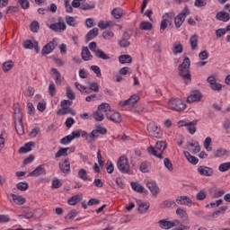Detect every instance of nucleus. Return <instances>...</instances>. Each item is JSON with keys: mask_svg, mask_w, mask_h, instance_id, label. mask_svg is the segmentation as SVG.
Segmentation results:
<instances>
[{"mask_svg": "<svg viewBox=\"0 0 230 230\" xmlns=\"http://www.w3.org/2000/svg\"><path fill=\"white\" fill-rule=\"evenodd\" d=\"M168 148V145L164 141H158L155 144V146H148L147 152L151 155H154V157H157V159H164V156L163 155L164 154V150Z\"/></svg>", "mask_w": 230, "mask_h": 230, "instance_id": "1", "label": "nucleus"}, {"mask_svg": "<svg viewBox=\"0 0 230 230\" xmlns=\"http://www.w3.org/2000/svg\"><path fill=\"white\" fill-rule=\"evenodd\" d=\"M190 66L191 62L190 61V58H185L182 63L178 66L179 75L187 84L188 82H191V74L190 72Z\"/></svg>", "mask_w": 230, "mask_h": 230, "instance_id": "2", "label": "nucleus"}, {"mask_svg": "<svg viewBox=\"0 0 230 230\" xmlns=\"http://www.w3.org/2000/svg\"><path fill=\"white\" fill-rule=\"evenodd\" d=\"M168 109L171 111H176V112H182L186 111V103L184 101L179 98L171 99L167 104Z\"/></svg>", "mask_w": 230, "mask_h": 230, "instance_id": "3", "label": "nucleus"}, {"mask_svg": "<svg viewBox=\"0 0 230 230\" xmlns=\"http://www.w3.org/2000/svg\"><path fill=\"white\" fill-rule=\"evenodd\" d=\"M88 48L93 53H94L97 58H101V60H111V57L105 54L103 50L97 49L98 45L95 41L90 42Z\"/></svg>", "mask_w": 230, "mask_h": 230, "instance_id": "4", "label": "nucleus"}, {"mask_svg": "<svg viewBox=\"0 0 230 230\" xmlns=\"http://www.w3.org/2000/svg\"><path fill=\"white\" fill-rule=\"evenodd\" d=\"M117 168L120 173H128L130 172V164H128V158L122 155L117 161Z\"/></svg>", "mask_w": 230, "mask_h": 230, "instance_id": "5", "label": "nucleus"}, {"mask_svg": "<svg viewBox=\"0 0 230 230\" xmlns=\"http://www.w3.org/2000/svg\"><path fill=\"white\" fill-rule=\"evenodd\" d=\"M190 15V9L185 7L182 9L181 13H180L177 16L174 17V24L177 28H181L182 26V22L186 21V17Z\"/></svg>", "mask_w": 230, "mask_h": 230, "instance_id": "6", "label": "nucleus"}, {"mask_svg": "<svg viewBox=\"0 0 230 230\" xmlns=\"http://www.w3.org/2000/svg\"><path fill=\"white\" fill-rule=\"evenodd\" d=\"M181 225V221L175 219L173 221H168L166 219H161L158 221V226L161 229H172V227H177Z\"/></svg>", "mask_w": 230, "mask_h": 230, "instance_id": "7", "label": "nucleus"}, {"mask_svg": "<svg viewBox=\"0 0 230 230\" xmlns=\"http://www.w3.org/2000/svg\"><path fill=\"white\" fill-rule=\"evenodd\" d=\"M147 132H149L150 136L152 137L160 138L161 136H163V133L161 132V128L155 125V122H151L147 125Z\"/></svg>", "mask_w": 230, "mask_h": 230, "instance_id": "8", "label": "nucleus"}, {"mask_svg": "<svg viewBox=\"0 0 230 230\" xmlns=\"http://www.w3.org/2000/svg\"><path fill=\"white\" fill-rule=\"evenodd\" d=\"M59 170L62 173L69 175L71 173V164H69V158L64 160V162H59Z\"/></svg>", "mask_w": 230, "mask_h": 230, "instance_id": "9", "label": "nucleus"}, {"mask_svg": "<svg viewBox=\"0 0 230 230\" xmlns=\"http://www.w3.org/2000/svg\"><path fill=\"white\" fill-rule=\"evenodd\" d=\"M107 119L113 121V123H121V115L119 112L112 111L111 110L106 113Z\"/></svg>", "mask_w": 230, "mask_h": 230, "instance_id": "10", "label": "nucleus"}, {"mask_svg": "<svg viewBox=\"0 0 230 230\" xmlns=\"http://www.w3.org/2000/svg\"><path fill=\"white\" fill-rule=\"evenodd\" d=\"M176 204H179V206H188L190 208L193 204V201L188 196H179L176 199Z\"/></svg>", "mask_w": 230, "mask_h": 230, "instance_id": "11", "label": "nucleus"}, {"mask_svg": "<svg viewBox=\"0 0 230 230\" xmlns=\"http://www.w3.org/2000/svg\"><path fill=\"white\" fill-rule=\"evenodd\" d=\"M198 172L199 173V175H203L204 177H211L214 172L211 167L200 165L198 167Z\"/></svg>", "mask_w": 230, "mask_h": 230, "instance_id": "12", "label": "nucleus"}, {"mask_svg": "<svg viewBox=\"0 0 230 230\" xmlns=\"http://www.w3.org/2000/svg\"><path fill=\"white\" fill-rule=\"evenodd\" d=\"M31 177H40V175H46V168L44 164H40L36 167L32 172L29 173Z\"/></svg>", "mask_w": 230, "mask_h": 230, "instance_id": "13", "label": "nucleus"}, {"mask_svg": "<svg viewBox=\"0 0 230 230\" xmlns=\"http://www.w3.org/2000/svg\"><path fill=\"white\" fill-rule=\"evenodd\" d=\"M55 48H57V42L55 40H52L49 42L47 45H45L41 50V55H49Z\"/></svg>", "mask_w": 230, "mask_h": 230, "instance_id": "14", "label": "nucleus"}, {"mask_svg": "<svg viewBox=\"0 0 230 230\" xmlns=\"http://www.w3.org/2000/svg\"><path fill=\"white\" fill-rule=\"evenodd\" d=\"M200 100H202V93L199 91L192 92V93L187 97L188 103L200 102Z\"/></svg>", "mask_w": 230, "mask_h": 230, "instance_id": "15", "label": "nucleus"}, {"mask_svg": "<svg viewBox=\"0 0 230 230\" xmlns=\"http://www.w3.org/2000/svg\"><path fill=\"white\" fill-rule=\"evenodd\" d=\"M66 23L62 22H55V23H51L49 25V29L52 30V31H66Z\"/></svg>", "mask_w": 230, "mask_h": 230, "instance_id": "16", "label": "nucleus"}, {"mask_svg": "<svg viewBox=\"0 0 230 230\" xmlns=\"http://www.w3.org/2000/svg\"><path fill=\"white\" fill-rule=\"evenodd\" d=\"M81 58L84 62H89V60H93V54H91V50H89V48L87 47L82 48Z\"/></svg>", "mask_w": 230, "mask_h": 230, "instance_id": "17", "label": "nucleus"}, {"mask_svg": "<svg viewBox=\"0 0 230 230\" xmlns=\"http://www.w3.org/2000/svg\"><path fill=\"white\" fill-rule=\"evenodd\" d=\"M208 193L212 197V199H219V197H222V195L226 194V190H218L217 187H212L208 190Z\"/></svg>", "mask_w": 230, "mask_h": 230, "instance_id": "18", "label": "nucleus"}, {"mask_svg": "<svg viewBox=\"0 0 230 230\" xmlns=\"http://www.w3.org/2000/svg\"><path fill=\"white\" fill-rule=\"evenodd\" d=\"M146 187L148 188V190H150L154 197H157V195H159V186H157V183L155 181H148L146 183Z\"/></svg>", "mask_w": 230, "mask_h": 230, "instance_id": "19", "label": "nucleus"}, {"mask_svg": "<svg viewBox=\"0 0 230 230\" xmlns=\"http://www.w3.org/2000/svg\"><path fill=\"white\" fill-rule=\"evenodd\" d=\"M14 127L19 136L24 134V126L22 125V119H21V117H18V119L14 120Z\"/></svg>", "mask_w": 230, "mask_h": 230, "instance_id": "20", "label": "nucleus"}, {"mask_svg": "<svg viewBox=\"0 0 230 230\" xmlns=\"http://www.w3.org/2000/svg\"><path fill=\"white\" fill-rule=\"evenodd\" d=\"M137 204L138 206V212L143 215L148 211L150 208V203L148 202H142L141 200H137Z\"/></svg>", "mask_w": 230, "mask_h": 230, "instance_id": "21", "label": "nucleus"}, {"mask_svg": "<svg viewBox=\"0 0 230 230\" xmlns=\"http://www.w3.org/2000/svg\"><path fill=\"white\" fill-rule=\"evenodd\" d=\"M176 215L184 223L190 221V217H188V213L184 209H182L181 208L176 209Z\"/></svg>", "mask_w": 230, "mask_h": 230, "instance_id": "22", "label": "nucleus"}, {"mask_svg": "<svg viewBox=\"0 0 230 230\" xmlns=\"http://www.w3.org/2000/svg\"><path fill=\"white\" fill-rule=\"evenodd\" d=\"M217 21H221L222 22H227L230 19L229 13L220 11L216 14Z\"/></svg>", "mask_w": 230, "mask_h": 230, "instance_id": "23", "label": "nucleus"}, {"mask_svg": "<svg viewBox=\"0 0 230 230\" xmlns=\"http://www.w3.org/2000/svg\"><path fill=\"white\" fill-rule=\"evenodd\" d=\"M66 114H71L72 116L76 115V111L72 108H61L57 111L58 116H66Z\"/></svg>", "mask_w": 230, "mask_h": 230, "instance_id": "24", "label": "nucleus"}, {"mask_svg": "<svg viewBox=\"0 0 230 230\" xmlns=\"http://www.w3.org/2000/svg\"><path fill=\"white\" fill-rule=\"evenodd\" d=\"M100 31V29L93 28L85 36V42H89L93 40V39H96V36L98 35Z\"/></svg>", "mask_w": 230, "mask_h": 230, "instance_id": "25", "label": "nucleus"}, {"mask_svg": "<svg viewBox=\"0 0 230 230\" xmlns=\"http://www.w3.org/2000/svg\"><path fill=\"white\" fill-rule=\"evenodd\" d=\"M184 51V48L182 47V43L181 41H176L173 43L172 46V52L173 55H181Z\"/></svg>", "mask_w": 230, "mask_h": 230, "instance_id": "26", "label": "nucleus"}, {"mask_svg": "<svg viewBox=\"0 0 230 230\" xmlns=\"http://www.w3.org/2000/svg\"><path fill=\"white\" fill-rule=\"evenodd\" d=\"M190 44L192 51L197 50V48H199V36L197 34H193L190 38Z\"/></svg>", "mask_w": 230, "mask_h": 230, "instance_id": "27", "label": "nucleus"}, {"mask_svg": "<svg viewBox=\"0 0 230 230\" xmlns=\"http://www.w3.org/2000/svg\"><path fill=\"white\" fill-rule=\"evenodd\" d=\"M11 197L13 202H15V204H17L18 206H22V204H26V199L23 198L22 196L12 193Z\"/></svg>", "mask_w": 230, "mask_h": 230, "instance_id": "28", "label": "nucleus"}, {"mask_svg": "<svg viewBox=\"0 0 230 230\" xmlns=\"http://www.w3.org/2000/svg\"><path fill=\"white\" fill-rule=\"evenodd\" d=\"M31 146H35V142L26 143L24 146L19 149V154H28V152H31Z\"/></svg>", "mask_w": 230, "mask_h": 230, "instance_id": "29", "label": "nucleus"}, {"mask_svg": "<svg viewBox=\"0 0 230 230\" xmlns=\"http://www.w3.org/2000/svg\"><path fill=\"white\" fill-rule=\"evenodd\" d=\"M187 148L189 150L190 148H193L192 154H199L200 152V144H199V142H195V143L188 142Z\"/></svg>", "mask_w": 230, "mask_h": 230, "instance_id": "30", "label": "nucleus"}, {"mask_svg": "<svg viewBox=\"0 0 230 230\" xmlns=\"http://www.w3.org/2000/svg\"><path fill=\"white\" fill-rule=\"evenodd\" d=\"M69 147H61L55 155V158L58 159V157H67Z\"/></svg>", "mask_w": 230, "mask_h": 230, "instance_id": "31", "label": "nucleus"}, {"mask_svg": "<svg viewBox=\"0 0 230 230\" xmlns=\"http://www.w3.org/2000/svg\"><path fill=\"white\" fill-rule=\"evenodd\" d=\"M161 208H169L171 209H174V208H177V203L174 200H164L161 203Z\"/></svg>", "mask_w": 230, "mask_h": 230, "instance_id": "32", "label": "nucleus"}, {"mask_svg": "<svg viewBox=\"0 0 230 230\" xmlns=\"http://www.w3.org/2000/svg\"><path fill=\"white\" fill-rule=\"evenodd\" d=\"M97 111L99 112H111V104L107 103V102H102V104H100L97 108Z\"/></svg>", "mask_w": 230, "mask_h": 230, "instance_id": "33", "label": "nucleus"}, {"mask_svg": "<svg viewBox=\"0 0 230 230\" xmlns=\"http://www.w3.org/2000/svg\"><path fill=\"white\" fill-rule=\"evenodd\" d=\"M183 154H184L186 159L189 161V163H190V164H199V158H197L196 156L190 155V152L184 151Z\"/></svg>", "mask_w": 230, "mask_h": 230, "instance_id": "34", "label": "nucleus"}, {"mask_svg": "<svg viewBox=\"0 0 230 230\" xmlns=\"http://www.w3.org/2000/svg\"><path fill=\"white\" fill-rule=\"evenodd\" d=\"M98 134L99 133H97V131L94 129L89 135L87 134L85 137L87 143H93V141H96V139H98L100 137Z\"/></svg>", "mask_w": 230, "mask_h": 230, "instance_id": "35", "label": "nucleus"}, {"mask_svg": "<svg viewBox=\"0 0 230 230\" xmlns=\"http://www.w3.org/2000/svg\"><path fill=\"white\" fill-rule=\"evenodd\" d=\"M13 114H14V120L19 119H22V113H21V106L19 105V103H16L13 105Z\"/></svg>", "mask_w": 230, "mask_h": 230, "instance_id": "36", "label": "nucleus"}, {"mask_svg": "<svg viewBox=\"0 0 230 230\" xmlns=\"http://www.w3.org/2000/svg\"><path fill=\"white\" fill-rule=\"evenodd\" d=\"M70 136L72 139H78L80 136H82V137H85L87 136V133L85 131H83L82 129H78V130L73 131Z\"/></svg>", "mask_w": 230, "mask_h": 230, "instance_id": "37", "label": "nucleus"}, {"mask_svg": "<svg viewBox=\"0 0 230 230\" xmlns=\"http://www.w3.org/2000/svg\"><path fill=\"white\" fill-rule=\"evenodd\" d=\"M197 120H193L190 121L187 124V130L189 131V133H190L191 135L195 134V132H197Z\"/></svg>", "mask_w": 230, "mask_h": 230, "instance_id": "38", "label": "nucleus"}, {"mask_svg": "<svg viewBox=\"0 0 230 230\" xmlns=\"http://www.w3.org/2000/svg\"><path fill=\"white\" fill-rule=\"evenodd\" d=\"M111 15L114 17V19H121V17L124 15L123 9L114 8L111 11Z\"/></svg>", "mask_w": 230, "mask_h": 230, "instance_id": "39", "label": "nucleus"}, {"mask_svg": "<svg viewBox=\"0 0 230 230\" xmlns=\"http://www.w3.org/2000/svg\"><path fill=\"white\" fill-rule=\"evenodd\" d=\"M120 64H132V57L130 55H121L119 57Z\"/></svg>", "mask_w": 230, "mask_h": 230, "instance_id": "40", "label": "nucleus"}, {"mask_svg": "<svg viewBox=\"0 0 230 230\" xmlns=\"http://www.w3.org/2000/svg\"><path fill=\"white\" fill-rule=\"evenodd\" d=\"M80 200H82V197L79 194H77V195L72 196L68 199V204L69 206H76V204H78Z\"/></svg>", "mask_w": 230, "mask_h": 230, "instance_id": "41", "label": "nucleus"}, {"mask_svg": "<svg viewBox=\"0 0 230 230\" xmlns=\"http://www.w3.org/2000/svg\"><path fill=\"white\" fill-rule=\"evenodd\" d=\"M131 188L134 191H137V193H143L145 190V187H143V185L134 181L131 182Z\"/></svg>", "mask_w": 230, "mask_h": 230, "instance_id": "42", "label": "nucleus"}, {"mask_svg": "<svg viewBox=\"0 0 230 230\" xmlns=\"http://www.w3.org/2000/svg\"><path fill=\"white\" fill-rule=\"evenodd\" d=\"M66 94L68 100H76V93L73 92V89H71V86H67L66 88Z\"/></svg>", "mask_w": 230, "mask_h": 230, "instance_id": "43", "label": "nucleus"}, {"mask_svg": "<svg viewBox=\"0 0 230 230\" xmlns=\"http://www.w3.org/2000/svg\"><path fill=\"white\" fill-rule=\"evenodd\" d=\"M211 143H213V140L210 137H208L204 141V148L207 150V152H212L213 147H211Z\"/></svg>", "mask_w": 230, "mask_h": 230, "instance_id": "44", "label": "nucleus"}, {"mask_svg": "<svg viewBox=\"0 0 230 230\" xmlns=\"http://www.w3.org/2000/svg\"><path fill=\"white\" fill-rule=\"evenodd\" d=\"M40 29V24L37 21H33L30 25V30L32 33H38Z\"/></svg>", "mask_w": 230, "mask_h": 230, "instance_id": "45", "label": "nucleus"}, {"mask_svg": "<svg viewBox=\"0 0 230 230\" xmlns=\"http://www.w3.org/2000/svg\"><path fill=\"white\" fill-rule=\"evenodd\" d=\"M229 154V151L226 149L219 148L216 151H214L215 157H224V155H227Z\"/></svg>", "mask_w": 230, "mask_h": 230, "instance_id": "46", "label": "nucleus"}, {"mask_svg": "<svg viewBox=\"0 0 230 230\" xmlns=\"http://www.w3.org/2000/svg\"><path fill=\"white\" fill-rule=\"evenodd\" d=\"M139 28H140V30H144L145 31H150V30H152V28H154V26L152 25V23H150L148 22H142L140 23Z\"/></svg>", "mask_w": 230, "mask_h": 230, "instance_id": "47", "label": "nucleus"}, {"mask_svg": "<svg viewBox=\"0 0 230 230\" xmlns=\"http://www.w3.org/2000/svg\"><path fill=\"white\" fill-rule=\"evenodd\" d=\"M16 188L20 191H26V190H28V188H30V185L26 181H20L17 183Z\"/></svg>", "mask_w": 230, "mask_h": 230, "instance_id": "48", "label": "nucleus"}, {"mask_svg": "<svg viewBox=\"0 0 230 230\" xmlns=\"http://www.w3.org/2000/svg\"><path fill=\"white\" fill-rule=\"evenodd\" d=\"M168 22H170V20L165 19L164 17L162 19L160 23V33H164V30L168 28Z\"/></svg>", "mask_w": 230, "mask_h": 230, "instance_id": "49", "label": "nucleus"}, {"mask_svg": "<svg viewBox=\"0 0 230 230\" xmlns=\"http://www.w3.org/2000/svg\"><path fill=\"white\" fill-rule=\"evenodd\" d=\"M93 119H95V121H103V119H105L103 113H102V111H99L93 113Z\"/></svg>", "mask_w": 230, "mask_h": 230, "instance_id": "50", "label": "nucleus"}, {"mask_svg": "<svg viewBox=\"0 0 230 230\" xmlns=\"http://www.w3.org/2000/svg\"><path fill=\"white\" fill-rule=\"evenodd\" d=\"M12 67H13V61L12 60L6 61L3 64V71L4 73H8Z\"/></svg>", "mask_w": 230, "mask_h": 230, "instance_id": "51", "label": "nucleus"}, {"mask_svg": "<svg viewBox=\"0 0 230 230\" xmlns=\"http://www.w3.org/2000/svg\"><path fill=\"white\" fill-rule=\"evenodd\" d=\"M88 87L90 91L93 93H98L100 91V84L96 82L88 83Z\"/></svg>", "mask_w": 230, "mask_h": 230, "instance_id": "52", "label": "nucleus"}, {"mask_svg": "<svg viewBox=\"0 0 230 230\" xmlns=\"http://www.w3.org/2000/svg\"><path fill=\"white\" fill-rule=\"evenodd\" d=\"M77 175L79 179H82V181H87L89 179V176L87 175V171H85V169H80L77 172Z\"/></svg>", "mask_w": 230, "mask_h": 230, "instance_id": "53", "label": "nucleus"}, {"mask_svg": "<svg viewBox=\"0 0 230 230\" xmlns=\"http://www.w3.org/2000/svg\"><path fill=\"white\" fill-rule=\"evenodd\" d=\"M33 212L32 211H23V214L18 215V218H26L27 220H30V218H33Z\"/></svg>", "mask_w": 230, "mask_h": 230, "instance_id": "54", "label": "nucleus"}, {"mask_svg": "<svg viewBox=\"0 0 230 230\" xmlns=\"http://www.w3.org/2000/svg\"><path fill=\"white\" fill-rule=\"evenodd\" d=\"M218 170L222 172H229L230 162L223 163L218 166Z\"/></svg>", "mask_w": 230, "mask_h": 230, "instance_id": "55", "label": "nucleus"}, {"mask_svg": "<svg viewBox=\"0 0 230 230\" xmlns=\"http://www.w3.org/2000/svg\"><path fill=\"white\" fill-rule=\"evenodd\" d=\"M66 22L68 24V26H72L75 28L76 26V21L75 20V17L73 16H66Z\"/></svg>", "mask_w": 230, "mask_h": 230, "instance_id": "56", "label": "nucleus"}, {"mask_svg": "<svg viewBox=\"0 0 230 230\" xmlns=\"http://www.w3.org/2000/svg\"><path fill=\"white\" fill-rule=\"evenodd\" d=\"M164 164L169 172H173V164L170 161V158H164Z\"/></svg>", "mask_w": 230, "mask_h": 230, "instance_id": "57", "label": "nucleus"}, {"mask_svg": "<svg viewBox=\"0 0 230 230\" xmlns=\"http://www.w3.org/2000/svg\"><path fill=\"white\" fill-rule=\"evenodd\" d=\"M91 69L96 75L97 78H102V69H100V66L93 65L91 66Z\"/></svg>", "mask_w": 230, "mask_h": 230, "instance_id": "58", "label": "nucleus"}, {"mask_svg": "<svg viewBox=\"0 0 230 230\" xmlns=\"http://www.w3.org/2000/svg\"><path fill=\"white\" fill-rule=\"evenodd\" d=\"M94 8H96V5H94V4H83L80 6V10H84V12L87 10H94Z\"/></svg>", "mask_w": 230, "mask_h": 230, "instance_id": "59", "label": "nucleus"}, {"mask_svg": "<svg viewBox=\"0 0 230 230\" xmlns=\"http://www.w3.org/2000/svg\"><path fill=\"white\" fill-rule=\"evenodd\" d=\"M102 37L106 40H111V39H112V37H114V32H112V31H105L102 33Z\"/></svg>", "mask_w": 230, "mask_h": 230, "instance_id": "60", "label": "nucleus"}, {"mask_svg": "<svg viewBox=\"0 0 230 230\" xmlns=\"http://www.w3.org/2000/svg\"><path fill=\"white\" fill-rule=\"evenodd\" d=\"M73 141V137L71 135H68L66 137H64L63 138L60 139L61 145H69Z\"/></svg>", "mask_w": 230, "mask_h": 230, "instance_id": "61", "label": "nucleus"}, {"mask_svg": "<svg viewBox=\"0 0 230 230\" xmlns=\"http://www.w3.org/2000/svg\"><path fill=\"white\" fill-rule=\"evenodd\" d=\"M18 3L23 10H28V8H30V2L28 0H18Z\"/></svg>", "mask_w": 230, "mask_h": 230, "instance_id": "62", "label": "nucleus"}, {"mask_svg": "<svg viewBox=\"0 0 230 230\" xmlns=\"http://www.w3.org/2000/svg\"><path fill=\"white\" fill-rule=\"evenodd\" d=\"M119 45L121 48H129V47H130V41H128V40H126V39H121V40L119 41Z\"/></svg>", "mask_w": 230, "mask_h": 230, "instance_id": "63", "label": "nucleus"}, {"mask_svg": "<svg viewBox=\"0 0 230 230\" xmlns=\"http://www.w3.org/2000/svg\"><path fill=\"white\" fill-rule=\"evenodd\" d=\"M129 100V103L131 105V107H134V105H136V103L137 102V101L139 100V95H131Z\"/></svg>", "mask_w": 230, "mask_h": 230, "instance_id": "64", "label": "nucleus"}]
</instances>
